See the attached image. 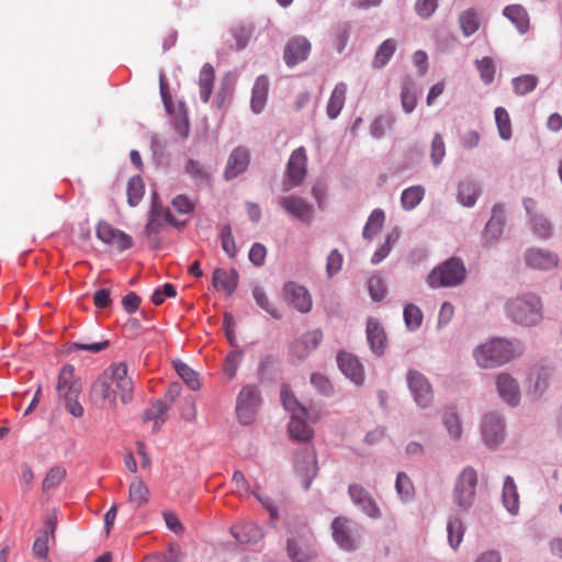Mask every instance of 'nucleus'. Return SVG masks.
Returning a JSON list of instances; mask_svg holds the SVG:
<instances>
[{
	"label": "nucleus",
	"mask_w": 562,
	"mask_h": 562,
	"mask_svg": "<svg viewBox=\"0 0 562 562\" xmlns=\"http://www.w3.org/2000/svg\"><path fill=\"white\" fill-rule=\"evenodd\" d=\"M260 404V394L256 386L247 385L241 389L237 397V417L244 425L251 424Z\"/></svg>",
	"instance_id": "10"
},
{
	"label": "nucleus",
	"mask_w": 562,
	"mask_h": 562,
	"mask_svg": "<svg viewBox=\"0 0 562 562\" xmlns=\"http://www.w3.org/2000/svg\"><path fill=\"white\" fill-rule=\"evenodd\" d=\"M168 411V406L162 401H156L148 407L144 415V422L153 420V432H157L160 430L162 424L166 422V414Z\"/></svg>",
	"instance_id": "33"
},
{
	"label": "nucleus",
	"mask_w": 562,
	"mask_h": 562,
	"mask_svg": "<svg viewBox=\"0 0 562 562\" xmlns=\"http://www.w3.org/2000/svg\"><path fill=\"white\" fill-rule=\"evenodd\" d=\"M311 52V43L303 36L291 38L284 49V61L288 66L293 67L305 60Z\"/></svg>",
	"instance_id": "19"
},
{
	"label": "nucleus",
	"mask_w": 562,
	"mask_h": 562,
	"mask_svg": "<svg viewBox=\"0 0 562 562\" xmlns=\"http://www.w3.org/2000/svg\"><path fill=\"white\" fill-rule=\"evenodd\" d=\"M384 221H385L384 212L380 209L374 210L370 214V216L366 223V226H364L363 233H362L363 237L369 240L372 239L383 227Z\"/></svg>",
	"instance_id": "39"
},
{
	"label": "nucleus",
	"mask_w": 562,
	"mask_h": 562,
	"mask_svg": "<svg viewBox=\"0 0 562 562\" xmlns=\"http://www.w3.org/2000/svg\"><path fill=\"white\" fill-rule=\"evenodd\" d=\"M234 538L240 543H256L262 537V529L254 522H245L232 527Z\"/></svg>",
	"instance_id": "29"
},
{
	"label": "nucleus",
	"mask_w": 562,
	"mask_h": 562,
	"mask_svg": "<svg viewBox=\"0 0 562 562\" xmlns=\"http://www.w3.org/2000/svg\"><path fill=\"white\" fill-rule=\"evenodd\" d=\"M186 172L195 180L207 181L210 179V173L205 167L193 159L188 160Z\"/></svg>",
	"instance_id": "58"
},
{
	"label": "nucleus",
	"mask_w": 562,
	"mask_h": 562,
	"mask_svg": "<svg viewBox=\"0 0 562 562\" xmlns=\"http://www.w3.org/2000/svg\"><path fill=\"white\" fill-rule=\"evenodd\" d=\"M145 192L143 179L139 176L132 177L126 186L127 203L131 206H136Z\"/></svg>",
	"instance_id": "40"
},
{
	"label": "nucleus",
	"mask_w": 562,
	"mask_h": 562,
	"mask_svg": "<svg viewBox=\"0 0 562 562\" xmlns=\"http://www.w3.org/2000/svg\"><path fill=\"white\" fill-rule=\"evenodd\" d=\"M448 540L451 548L457 549L463 540L464 526L460 518L451 517L447 524Z\"/></svg>",
	"instance_id": "42"
},
{
	"label": "nucleus",
	"mask_w": 562,
	"mask_h": 562,
	"mask_svg": "<svg viewBox=\"0 0 562 562\" xmlns=\"http://www.w3.org/2000/svg\"><path fill=\"white\" fill-rule=\"evenodd\" d=\"M149 501V490L144 481L135 476L130 483L128 502L136 508L146 505Z\"/></svg>",
	"instance_id": "30"
},
{
	"label": "nucleus",
	"mask_w": 562,
	"mask_h": 562,
	"mask_svg": "<svg viewBox=\"0 0 562 562\" xmlns=\"http://www.w3.org/2000/svg\"><path fill=\"white\" fill-rule=\"evenodd\" d=\"M503 14L517 29L520 34H526L530 29V18L521 4H509L503 10Z\"/></svg>",
	"instance_id": "25"
},
{
	"label": "nucleus",
	"mask_w": 562,
	"mask_h": 562,
	"mask_svg": "<svg viewBox=\"0 0 562 562\" xmlns=\"http://www.w3.org/2000/svg\"><path fill=\"white\" fill-rule=\"evenodd\" d=\"M268 90V78L265 76L258 77L254 85L251 94V109L255 113H260L263 110L267 102Z\"/></svg>",
	"instance_id": "32"
},
{
	"label": "nucleus",
	"mask_w": 562,
	"mask_h": 562,
	"mask_svg": "<svg viewBox=\"0 0 562 562\" xmlns=\"http://www.w3.org/2000/svg\"><path fill=\"white\" fill-rule=\"evenodd\" d=\"M477 483V472L472 467H465L458 474L452 490V503L459 512H469L475 503Z\"/></svg>",
	"instance_id": "4"
},
{
	"label": "nucleus",
	"mask_w": 562,
	"mask_h": 562,
	"mask_svg": "<svg viewBox=\"0 0 562 562\" xmlns=\"http://www.w3.org/2000/svg\"><path fill=\"white\" fill-rule=\"evenodd\" d=\"M279 204L286 213L302 222H310L313 216V206L301 196H282Z\"/></svg>",
	"instance_id": "18"
},
{
	"label": "nucleus",
	"mask_w": 562,
	"mask_h": 562,
	"mask_svg": "<svg viewBox=\"0 0 562 562\" xmlns=\"http://www.w3.org/2000/svg\"><path fill=\"white\" fill-rule=\"evenodd\" d=\"M337 363L340 371L355 384L361 385L364 381V371L361 362L353 355L339 352Z\"/></svg>",
	"instance_id": "20"
},
{
	"label": "nucleus",
	"mask_w": 562,
	"mask_h": 562,
	"mask_svg": "<svg viewBox=\"0 0 562 562\" xmlns=\"http://www.w3.org/2000/svg\"><path fill=\"white\" fill-rule=\"evenodd\" d=\"M243 355L241 352H232L229 353L224 362L223 370L226 376L231 380L235 376L236 371L241 362Z\"/></svg>",
	"instance_id": "60"
},
{
	"label": "nucleus",
	"mask_w": 562,
	"mask_h": 562,
	"mask_svg": "<svg viewBox=\"0 0 562 562\" xmlns=\"http://www.w3.org/2000/svg\"><path fill=\"white\" fill-rule=\"evenodd\" d=\"M479 193H480V189H479L477 184L473 181L467 180V181H462L459 184L458 199H459V202L464 206H468V207L473 206L476 202Z\"/></svg>",
	"instance_id": "37"
},
{
	"label": "nucleus",
	"mask_w": 562,
	"mask_h": 562,
	"mask_svg": "<svg viewBox=\"0 0 562 562\" xmlns=\"http://www.w3.org/2000/svg\"><path fill=\"white\" fill-rule=\"evenodd\" d=\"M66 469L63 467H54L47 473L43 480L42 487L44 492H48L52 488L58 486L66 477Z\"/></svg>",
	"instance_id": "49"
},
{
	"label": "nucleus",
	"mask_w": 562,
	"mask_h": 562,
	"mask_svg": "<svg viewBox=\"0 0 562 562\" xmlns=\"http://www.w3.org/2000/svg\"><path fill=\"white\" fill-rule=\"evenodd\" d=\"M425 190L422 186H413L405 189L401 196V203L405 210H413L423 200Z\"/></svg>",
	"instance_id": "43"
},
{
	"label": "nucleus",
	"mask_w": 562,
	"mask_h": 562,
	"mask_svg": "<svg viewBox=\"0 0 562 562\" xmlns=\"http://www.w3.org/2000/svg\"><path fill=\"white\" fill-rule=\"evenodd\" d=\"M503 503L510 514H517L519 509V496L514 480L510 476H507L504 482Z\"/></svg>",
	"instance_id": "36"
},
{
	"label": "nucleus",
	"mask_w": 562,
	"mask_h": 562,
	"mask_svg": "<svg viewBox=\"0 0 562 562\" xmlns=\"http://www.w3.org/2000/svg\"><path fill=\"white\" fill-rule=\"evenodd\" d=\"M238 283V274L236 270L226 271L217 268L213 272L212 284L216 290L224 291L227 295H232Z\"/></svg>",
	"instance_id": "24"
},
{
	"label": "nucleus",
	"mask_w": 562,
	"mask_h": 562,
	"mask_svg": "<svg viewBox=\"0 0 562 562\" xmlns=\"http://www.w3.org/2000/svg\"><path fill=\"white\" fill-rule=\"evenodd\" d=\"M133 381L128 376L127 366L124 362L110 366L95 380L91 386V395L108 401L111 407L116 406V396L122 403H130L133 398Z\"/></svg>",
	"instance_id": "1"
},
{
	"label": "nucleus",
	"mask_w": 562,
	"mask_h": 562,
	"mask_svg": "<svg viewBox=\"0 0 562 562\" xmlns=\"http://www.w3.org/2000/svg\"><path fill=\"white\" fill-rule=\"evenodd\" d=\"M305 465H300L296 462V471L301 474H304L307 480L304 482V488L307 490L311 485V481L313 477H315L317 473V467H316V457L314 452L310 451L306 454Z\"/></svg>",
	"instance_id": "48"
},
{
	"label": "nucleus",
	"mask_w": 562,
	"mask_h": 562,
	"mask_svg": "<svg viewBox=\"0 0 562 562\" xmlns=\"http://www.w3.org/2000/svg\"><path fill=\"white\" fill-rule=\"evenodd\" d=\"M349 496L352 503L367 516L372 519H379L381 517V509L370 494L363 486L360 484H350L348 487Z\"/></svg>",
	"instance_id": "12"
},
{
	"label": "nucleus",
	"mask_w": 562,
	"mask_h": 562,
	"mask_svg": "<svg viewBox=\"0 0 562 562\" xmlns=\"http://www.w3.org/2000/svg\"><path fill=\"white\" fill-rule=\"evenodd\" d=\"M465 273L462 260L450 258L430 272L428 283L430 288L454 286L465 279Z\"/></svg>",
	"instance_id": "6"
},
{
	"label": "nucleus",
	"mask_w": 562,
	"mask_h": 562,
	"mask_svg": "<svg viewBox=\"0 0 562 562\" xmlns=\"http://www.w3.org/2000/svg\"><path fill=\"white\" fill-rule=\"evenodd\" d=\"M506 314L515 323L532 326L542 319V303L538 295L526 294L506 303Z\"/></svg>",
	"instance_id": "2"
},
{
	"label": "nucleus",
	"mask_w": 562,
	"mask_h": 562,
	"mask_svg": "<svg viewBox=\"0 0 562 562\" xmlns=\"http://www.w3.org/2000/svg\"><path fill=\"white\" fill-rule=\"evenodd\" d=\"M341 266L342 255L337 249H335L327 257L326 271L328 277H331L340 271Z\"/></svg>",
	"instance_id": "64"
},
{
	"label": "nucleus",
	"mask_w": 562,
	"mask_h": 562,
	"mask_svg": "<svg viewBox=\"0 0 562 562\" xmlns=\"http://www.w3.org/2000/svg\"><path fill=\"white\" fill-rule=\"evenodd\" d=\"M347 87L344 82L336 85L327 104V114L330 119H336L345 104Z\"/></svg>",
	"instance_id": "35"
},
{
	"label": "nucleus",
	"mask_w": 562,
	"mask_h": 562,
	"mask_svg": "<svg viewBox=\"0 0 562 562\" xmlns=\"http://www.w3.org/2000/svg\"><path fill=\"white\" fill-rule=\"evenodd\" d=\"M438 8V0H416L415 11L424 20L429 19Z\"/></svg>",
	"instance_id": "59"
},
{
	"label": "nucleus",
	"mask_w": 562,
	"mask_h": 562,
	"mask_svg": "<svg viewBox=\"0 0 562 562\" xmlns=\"http://www.w3.org/2000/svg\"><path fill=\"white\" fill-rule=\"evenodd\" d=\"M537 77L531 75H524L513 80L514 91L519 95H524L533 91L537 87Z\"/></svg>",
	"instance_id": "52"
},
{
	"label": "nucleus",
	"mask_w": 562,
	"mask_h": 562,
	"mask_svg": "<svg viewBox=\"0 0 562 562\" xmlns=\"http://www.w3.org/2000/svg\"><path fill=\"white\" fill-rule=\"evenodd\" d=\"M82 384L79 379L75 378V369L70 364L61 368L56 391L59 398L66 403V408L74 417H81L85 413L82 405L78 402V396L81 393Z\"/></svg>",
	"instance_id": "3"
},
{
	"label": "nucleus",
	"mask_w": 562,
	"mask_h": 562,
	"mask_svg": "<svg viewBox=\"0 0 562 562\" xmlns=\"http://www.w3.org/2000/svg\"><path fill=\"white\" fill-rule=\"evenodd\" d=\"M333 538L344 550L356 549V538L353 536V522L346 517H337L331 524Z\"/></svg>",
	"instance_id": "16"
},
{
	"label": "nucleus",
	"mask_w": 562,
	"mask_h": 562,
	"mask_svg": "<svg viewBox=\"0 0 562 562\" xmlns=\"http://www.w3.org/2000/svg\"><path fill=\"white\" fill-rule=\"evenodd\" d=\"M482 434L487 446H497L504 437V425L502 418L494 413L486 415L483 419Z\"/></svg>",
	"instance_id": "21"
},
{
	"label": "nucleus",
	"mask_w": 562,
	"mask_h": 562,
	"mask_svg": "<svg viewBox=\"0 0 562 562\" xmlns=\"http://www.w3.org/2000/svg\"><path fill=\"white\" fill-rule=\"evenodd\" d=\"M502 233L503 222L502 218L497 215V206H494L493 215L487 222L482 235L484 247H491L494 243H496Z\"/></svg>",
	"instance_id": "31"
},
{
	"label": "nucleus",
	"mask_w": 562,
	"mask_h": 562,
	"mask_svg": "<svg viewBox=\"0 0 562 562\" xmlns=\"http://www.w3.org/2000/svg\"><path fill=\"white\" fill-rule=\"evenodd\" d=\"M57 527V516L55 513L50 514L46 517L44 522V528L38 530L33 546L32 552L33 555L37 559L43 560L44 562H52L49 560V542L55 541V532Z\"/></svg>",
	"instance_id": "11"
},
{
	"label": "nucleus",
	"mask_w": 562,
	"mask_h": 562,
	"mask_svg": "<svg viewBox=\"0 0 562 562\" xmlns=\"http://www.w3.org/2000/svg\"><path fill=\"white\" fill-rule=\"evenodd\" d=\"M221 239L223 250L228 257L234 258L236 256L237 248L233 237L232 227L229 225L223 226L221 232Z\"/></svg>",
	"instance_id": "56"
},
{
	"label": "nucleus",
	"mask_w": 562,
	"mask_h": 562,
	"mask_svg": "<svg viewBox=\"0 0 562 562\" xmlns=\"http://www.w3.org/2000/svg\"><path fill=\"white\" fill-rule=\"evenodd\" d=\"M323 339L321 330H312L304 334L300 339L295 340L291 347V353L297 359L306 358L314 349L317 348Z\"/></svg>",
	"instance_id": "22"
},
{
	"label": "nucleus",
	"mask_w": 562,
	"mask_h": 562,
	"mask_svg": "<svg viewBox=\"0 0 562 562\" xmlns=\"http://www.w3.org/2000/svg\"><path fill=\"white\" fill-rule=\"evenodd\" d=\"M475 65L480 72L481 80L485 85L492 83L496 71L493 59L491 57H483L482 59H477Z\"/></svg>",
	"instance_id": "50"
},
{
	"label": "nucleus",
	"mask_w": 562,
	"mask_h": 562,
	"mask_svg": "<svg viewBox=\"0 0 562 562\" xmlns=\"http://www.w3.org/2000/svg\"><path fill=\"white\" fill-rule=\"evenodd\" d=\"M395 488L402 501H411L414 496V485L404 472H400L396 476Z\"/></svg>",
	"instance_id": "47"
},
{
	"label": "nucleus",
	"mask_w": 562,
	"mask_h": 562,
	"mask_svg": "<svg viewBox=\"0 0 562 562\" xmlns=\"http://www.w3.org/2000/svg\"><path fill=\"white\" fill-rule=\"evenodd\" d=\"M552 376V370L549 367L538 366L531 369L529 373V387L531 392L540 396L549 386V380Z\"/></svg>",
	"instance_id": "27"
},
{
	"label": "nucleus",
	"mask_w": 562,
	"mask_h": 562,
	"mask_svg": "<svg viewBox=\"0 0 562 562\" xmlns=\"http://www.w3.org/2000/svg\"><path fill=\"white\" fill-rule=\"evenodd\" d=\"M525 262L531 269L547 271L557 268L560 258L551 250L531 247L525 252Z\"/></svg>",
	"instance_id": "13"
},
{
	"label": "nucleus",
	"mask_w": 562,
	"mask_h": 562,
	"mask_svg": "<svg viewBox=\"0 0 562 562\" xmlns=\"http://www.w3.org/2000/svg\"><path fill=\"white\" fill-rule=\"evenodd\" d=\"M445 155H446L445 142L442 139V136L437 133V134H435L432 142H431L430 157H431L432 164L435 166L440 165Z\"/></svg>",
	"instance_id": "57"
},
{
	"label": "nucleus",
	"mask_w": 562,
	"mask_h": 562,
	"mask_svg": "<svg viewBox=\"0 0 562 562\" xmlns=\"http://www.w3.org/2000/svg\"><path fill=\"white\" fill-rule=\"evenodd\" d=\"M367 338L371 350L376 355H382L385 349L386 336L381 324L370 318L367 324Z\"/></svg>",
	"instance_id": "26"
},
{
	"label": "nucleus",
	"mask_w": 562,
	"mask_h": 562,
	"mask_svg": "<svg viewBox=\"0 0 562 562\" xmlns=\"http://www.w3.org/2000/svg\"><path fill=\"white\" fill-rule=\"evenodd\" d=\"M116 228L106 222H99L97 225V237L104 244H111L116 234Z\"/></svg>",
	"instance_id": "63"
},
{
	"label": "nucleus",
	"mask_w": 562,
	"mask_h": 562,
	"mask_svg": "<svg viewBox=\"0 0 562 562\" xmlns=\"http://www.w3.org/2000/svg\"><path fill=\"white\" fill-rule=\"evenodd\" d=\"M215 71L212 65L205 64L199 77L200 97L204 103H207L214 86Z\"/></svg>",
	"instance_id": "34"
},
{
	"label": "nucleus",
	"mask_w": 562,
	"mask_h": 562,
	"mask_svg": "<svg viewBox=\"0 0 562 562\" xmlns=\"http://www.w3.org/2000/svg\"><path fill=\"white\" fill-rule=\"evenodd\" d=\"M443 423L452 438L458 439L461 436V423L456 413H447Z\"/></svg>",
	"instance_id": "61"
},
{
	"label": "nucleus",
	"mask_w": 562,
	"mask_h": 562,
	"mask_svg": "<svg viewBox=\"0 0 562 562\" xmlns=\"http://www.w3.org/2000/svg\"><path fill=\"white\" fill-rule=\"evenodd\" d=\"M459 24L464 36L474 34L480 26L477 13L473 9L463 11L459 16Z\"/></svg>",
	"instance_id": "45"
},
{
	"label": "nucleus",
	"mask_w": 562,
	"mask_h": 562,
	"mask_svg": "<svg viewBox=\"0 0 562 562\" xmlns=\"http://www.w3.org/2000/svg\"><path fill=\"white\" fill-rule=\"evenodd\" d=\"M252 296L256 301V303L265 310L267 313H269L273 318L279 319L281 318V314L279 311L270 303L265 290L260 286H256L252 291Z\"/></svg>",
	"instance_id": "53"
},
{
	"label": "nucleus",
	"mask_w": 562,
	"mask_h": 562,
	"mask_svg": "<svg viewBox=\"0 0 562 562\" xmlns=\"http://www.w3.org/2000/svg\"><path fill=\"white\" fill-rule=\"evenodd\" d=\"M423 313L415 304H407L404 308V321L409 330H415L420 327L423 322Z\"/></svg>",
	"instance_id": "51"
},
{
	"label": "nucleus",
	"mask_w": 562,
	"mask_h": 562,
	"mask_svg": "<svg viewBox=\"0 0 562 562\" xmlns=\"http://www.w3.org/2000/svg\"><path fill=\"white\" fill-rule=\"evenodd\" d=\"M283 297L294 310L308 313L312 308V297L307 289L295 282H288L283 286Z\"/></svg>",
	"instance_id": "14"
},
{
	"label": "nucleus",
	"mask_w": 562,
	"mask_h": 562,
	"mask_svg": "<svg viewBox=\"0 0 562 562\" xmlns=\"http://www.w3.org/2000/svg\"><path fill=\"white\" fill-rule=\"evenodd\" d=\"M307 176V154L301 146L292 151L286 164L285 177L282 181V190L288 192L303 183Z\"/></svg>",
	"instance_id": "8"
},
{
	"label": "nucleus",
	"mask_w": 562,
	"mask_h": 562,
	"mask_svg": "<svg viewBox=\"0 0 562 562\" xmlns=\"http://www.w3.org/2000/svg\"><path fill=\"white\" fill-rule=\"evenodd\" d=\"M307 416V413L291 416L289 434L293 440L308 441L312 439L314 431L306 423Z\"/></svg>",
	"instance_id": "28"
},
{
	"label": "nucleus",
	"mask_w": 562,
	"mask_h": 562,
	"mask_svg": "<svg viewBox=\"0 0 562 562\" xmlns=\"http://www.w3.org/2000/svg\"><path fill=\"white\" fill-rule=\"evenodd\" d=\"M495 121L501 138L508 140L512 137V122L508 112L498 106L495 109Z\"/></svg>",
	"instance_id": "46"
},
{
	"label": "nucleus",
	"mask_w": 562,
	"mask_h": 562,
	"mask_svg": "<svg viewBox=\"0 0 562 562\" xmlns=\"http://www.w3.org/2000/svg\"><path fill=\"white\" fill-rule=\"evenodd\" d=\"M286 553L291 562H315L317 551L310 530L291 536L286 542Z\"/></svg>",
	"instance_id": "7"
},
{
	"label": "nucleus",
	"mask_w": 562,
	"mask_h": 562,
	"mask_svg": "<svg viewBox=\"0 0 562 562\" xmlns=\"http://www.w3.org/2000/svg\"><path fill=\"white\" fill-rule=\"evenodd\" d=\"M250 162L249 150L245 147H236L229 155L224 170V178L232 180L245 172Z\"/></svg>",
	"instance_id": "17"
},
{
	"label": "nucleus",
	"mask_w": 562,
	"mask_h": 562,
	"mask_svg": "<svg viewBox=\"0 0 562 562\" xmlns=\"http://www.w3.org/2000/svg\"><path fill=\"white\" fill-rule=\"evenodd\" d=\"M406 382L416 404L422 408L429 407L434 401V392L428 379L422 372L409 369Z\"/></svg>",
	"instance_id": "9"
},
{
	"label": "nucleus",
	"mask_w": 562,
	"mask_h": 562,
	"mask_svg": "<svg viewBox=\"0 0 562 562\" xmlns=\"http://www.w3.org/2000/svg\"><path fill=\"white\" fill-rule=\"evenodd\" d=\"M396 49V43L393 38L385 40L376 49L372 66L374 68H381L385 66L391 57L394 55Z\"/></svg>",
	"instance_id": "38"
},
{
	"label": "nucleus",
	"mask_w": 562,
	"mask_h": 562,
	"mask_svg": "<svg viewBox=\"0 0 562 562\" xmlns=\"http://www.w3.org/2000/svg\"><path fill=\"white\" fill-rule=\"evenodd\" d=\"M368 288L372 300L380 301L385 295V285L381 278L372 277L368 281Z\"/></svg>",
	"instance_id": "62"
},
{
	"label": "nucleus",
	"mask_w": 562,
	"mask_h": 562,
	"mask_svg": "<svg viewBox=\"0 0 562 562\" xmlns=\"http://www.w3.org/2000/svg\"><path fill=\"white\" fill-rule=\"evenodd\" d=\"M311 383L324 396H330L334 393L331 382L324 374L313 373L311 375Z\"/></svg>",
	"instance_id": "55"
},
{
	"label": "nucleus",
	"mask_w": 562,
	"mask_h": 562,
	"mask_svg": "<svg viewBox=\"0 0 562 562\" xmlns=\"http://www.w3.org/2000/svg\"><path fill=\"white\" fill-rule=\"evenodd\" d=\"M280 396L284 408L291 413V416L307 413L306 407L299 403L288 385L282 386Z\"/></svg>",
	"instance_id": "44"
},
{
	"label": "nucleus",
	"mask_w": 562,
	"mask_h": 562,
	"mask_svg": "<svg viewBox=\"0 0 562 562\" xmlns=\"http://www.w3.org/2000/svg\"><path fill=\"white\" fill-rule=\"evenodd\" d=\"M151 212L148 223L145 226L144 234L151 235L159 233L160 227L164 223H169L173 226L179 224L175 221L171 212L168 209L162 207L158 201V194L155 192L151 195Z\"/></svg>",
	"instance_id": "15"
},
{
	"label": "nucleus",
	"mask_w": 562,
	"mask_h": 562,
	"mask_svg": "<svg viewBox=\"0 0 562 562\" xmlns=\"http://www.w3.org/2000/svg\"><path fill=\"white\" fill-rule=\"evenodd\" d=\"M173 367L179 376L192 391H196L200 389L201 383L198 378V373L193 371L187 363L178 360L173 362Z\"/></svg>",
	"instance_id": "41"
},
{
	"label": "nucleus",
	"mask_w": 562,
	"mask_h": 562,
	"mask_svg": "<svg viewBox=\"0 0 562 562\" xmlns=\"http://www.w3.org/2000/svg\"><path fill=\"white\" fill-rule=\"evenodd\" d=\"M496 386L499 396L509 405L519 403L520 393L517 381L507 373H501L496 379Z\"/></svg>",
	"instance_id": "23"
},
{
	"label": "nucleus",
	"mask_w": 562,
	"mask_h": 562,
	"mask_svg": "<svg viewBox=\"0 0 562 562\" xmlns=\"http://www.w3.org/2000/svg\"><path fill=\"white\" fill-rule=\"evenodd\" d=\"M532 231L541 239H547L552 234V225L550 221L541 215L531 218Z\"/></svg>",
	"instance_id": "54"
},
{
	"label": "nucleus",
	"mask_w": 562,
	"mask_h": 562,
	"mask_svg": "<svg viewBox=\"0 0 562 562\" xmlns=\"http://www.w3.org/2000/svg\"><path fill=\"white\" fill-rule=\"evenodd\" d=\"M476 363L482 368L499 367L515 357L513 345L505 339H492L474 350Z\"/></svg>",
	"instance_id": "5"
}]
</instances>
